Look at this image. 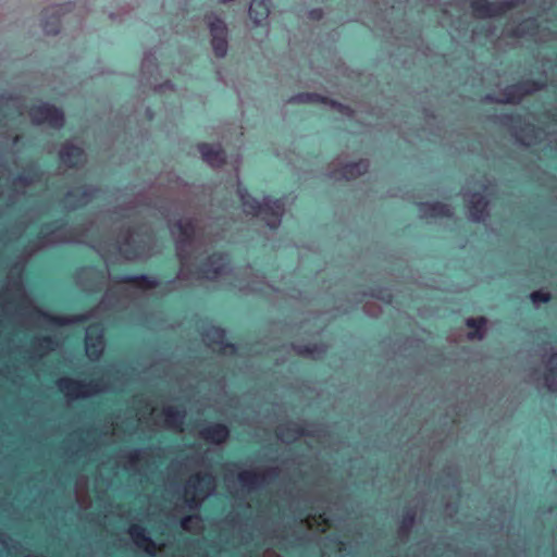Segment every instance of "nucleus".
Masks as SVG:
<instances>
[{"instance_id":"nucleus-1","label":"nucleus","mask_w":557,"mask_h":557,"mask_svg":"<svg viewBox=\"0 0 557 557\" xmlns=\"http://www.w3.org/2000/svg\"><path fill=\"white\" fill-rule=\"evenodd\" d=\"M108 263V255L119 253L127 260L147 258L153 253L152 236L143 231H131L129 227L121 233L114 243L99 242L92 245ZM77 284L86 292H96L107 286L106 295L99 306L86 314L73 317H54L42 311H37L38 317L51 325H66L85 321L96 317L108 308H122L127 299L138 298L146 290L154 287L158 282L145 274L117 275L108 264L98 267H83L76 273Z\"/></svg>"},{"instance_id":"nucleus-2","label":"nucleus","mask_w":557,"mask_h":557,"mask_svg":"<svg viewBox=\"0 0 557 557\" xmlns=\"http://www.w3.org/2000/svg\"><path fill=\"white\" fill-rule=\"evenodd\" d=\"M170 232L175 240L176 255L181 268L176 282L189 284L193 280L215 281L226 276L232 271L228 256L223 252H210L203 232L198 221L191 218H181L176 222H169Z\"/></svg>"},{"instance_id":"nucleus-3","label":"nucleus","mask_w":557,"mask_h":557,"mask_svg":"<svg viewBox=\"0 0 557 557\" xmlns=\"http://www.w3.org/2000/svg\"><path fill=\"white\" fill-rule=\"evenodd\" d=\"M116 215L119 212L114 210L82 226L63 223L45 226L40 232L39 245L46 247L57 244H90L99 236L100 227L107 223V220L113 221Z\"/></svg>"},{"instance_id":"nucleus-4","label":"nucleus","mask_w":557,"mask_h":557,"mask_svg":"<svg viewBox=\"0 0 557 557\" xmlns=\"http://www.w3.org/2000/svg\"><path fill=\"white\" fill-rule=\"evenodd\" d=\"M237 194L246 214L261 218L272 230L281 225L282 218L285 212L284 199H273L269 196H264L260 201L250 196L242 186H238Z\"/></svg>"},{"instance_id":"nucleus-5","label":"nucleus","mask_w":557,"mask_h":557,"mask_svg":"<svg viewBox=\"0 0 557 557\" xmlns=\"http://www.w3.org/2000/svg\"><path fill=\"white\" fill-rule=\"evenodd\" d=\"M215 491V479L210 473H197L189 478L183 488V499L190 509L198 508L203 499Z\"/></svg>"},{"instance_id":"nucleus-6","label":"nucleus","mask_w":557,"mask_h":557,"mask_svg":"<svg viewBox=\"0 0 557 557\" xmlns=\"http://www.w3.org/2000/svg\"><path fill=\"white\" fill-rule=\"evenodd\" d=\"M59 389L69 399H78L94 396L98 393L116 388L115 385L104 381H78L69 377H62L58 381Z\"/></svg>"},{"instance_id":"nucleus-7","label":"nucleus","mask_w":557,"mask_h":557,"mask_svg":"<svg viewBox=\"0 0 557 557\" xmlns=\"http://www.w3.org/2000/svg\"><path fill=\"white\" fill-rule=\"evenodd\" d=\"M209 33L210 44L216 58H224L228 51V28L226 23L216 14L210 13L205 16Z\"/></svg>"},{"instance_id":"nucleus-8","label":"nucleus","mask_w":557,"mask_h":557,"mask_svg":"<svg viewBox=\"0 0 557 557\" xmlns=\"http://www.w3.org/2000/svg\"><path fill=\"white\" fill-rule=\"evenodd\" d=\"M545 83L540 79H522L507 85L502 92V101L508 104H519L524 97L544 89Z\"/></svg>"},{"instance_id":"nucleus-9","label":"nucleus","mask_w":557,"mask_h":557,"mask_svg":"<svg viewBox=\"0 0 557 557\" xmlns=\"http://www.w3.org/2000/svg\"><path fill=\"white\" fill-rule=\"evenodd\" d=\"M29 115L32 122L36 125L46 124L54 128H60L64 123L63 112L49 103L34 106L29 111Z\"/></svg>"},{"instance_id":"nucleus-10","label":"nucleus","mask_w":557,"mask_h":557,"mask_svg":"<svg viewBox=\"0 0 557 557\" xmlns=\"http://www.w3.org/2000/svg\"><path fill=\"white\" fill-rule=\"evenodd\" d=\"M369 163L366 160L357 162L344 163L341 159H336L329 170V177L333 180H354L368 171Z\"/></svg>"},{"instance_id":"nucleus-11","label":"nucleus","mask_w":557,"mask_h":557,"mask_svg":"<svg viewBox=\"0 0 557 557\" xmlns=\"http://www.w3.org/2000/svg\"><path fill=\"white\" fill-rule=\"evenodd\" d=\"M103 330L99 324H91L86 330L85 350L90 360H98L104 349Z\"/></svg>"},{"instance_id":"nucleus-12","label":"nucleus","mask_w":557,"mask_h":557,"mask_svg":"<svg viewBox=\"0 0 557 557\" xmlns=\"http://www.w3.org/2000/svg\"><path fill=\"white\" fill-rule=\"evenodd\" d=\"M99 190L94 187L73 188L64 197V207L75 210L86 206Z\"/></svg>"},{"instance_id":"nucleus-13","label":"nucleus","mask_w":557,"mask_h":557,"mask_svg":"<svg viewBox=\"0 0 557 557\" xmlns=\"http://www.w3.org/2000/svg\"><path fill=\"white\" fill-rule=\"evenodd\" d=\"M507 120L523 145H528L524 139H535L537 137V127L525 121L522 115L512 113L507 116Z\"/></svg>"},{"instance_id":"nucleus-14","label":"nucleus","mask_w":557,"mask_h":557,"mask_svg":"<svg viewBox=\"0 0 557 557\" xmlns=\"http://www.w3.org/2000/svg\"><path fill=\"white\" fill-rule=\"evenodd\" d=\"M468 211L471 221H485L487 216V199L484 193H472L468 196Z\"/></svg>"},{"instance_id":"nucleus-15","label":"nucleus","mask_w":557,"mask_h":557,"mask_svg":"<svg viewBox=\"0 0 557 557\" xmlns=\"http://www.w3.org/2000/svg\"><path fill=\"white\" fill-rule=\"evenodd\" d=\"M147 455L144 449H134L131 451H122L114 459V466L123 468L126 471L139 472V463Z\"/></svg>"},{"instance_id":"nucleus-16","label":"nucleus","mask_w":557,"mask_h":557,"mask_svg":"<svg viewBox=\"0 0 557 557\" xmlns=\"http://www.w3.org/2000/svg\"><path fill=\"white\" fill-rule=\"evenodd\" d=\"M26 298L21 277L8 282L5 290L2 294V299L7 305L12 302L15 307H22L26 304Z\"/></svg>"},{"instance_id":"nucleus-17","label":"nucleus","mask_w":557,"mask_h":557,"mask_svg":"<svg viewBox=\"0 0 557 557\" xmlns=\"http://www.w3.org/2000/svg\"><path fill=\"white\" fill-rule=\"evenodd\" d=\"M289 103H324L329 104L330 107L337 109L343 114H349L350 110L348 107L338 103L334 100H327L324 97H321L318 94H311V92H300L297 95H294L288 100Z\"/></svg>"},{"instance_id":"nucleus-18","label":"nucleus","mask_w":557,"mask_h":557,"mask_svg":"<svg viewBox=\"0 0 557 557\" xmlns=\"http://www.w3.org/2000/svg\"><path fill=\"white\" fill-rule=\"evenodd\" d=\"M203 341L208 345H218L219 349L224 354H234L235 347L233 345L226 344V334L225 331L216 327V326H210L208 327L203 334Z\"/></svg>"},{"instance_id":"nucleus-19","label":"nucleus","mask_w":557,"mask_h":557,"mask_svg":"<svg viewBox=\"0 0 557 557\" xmlns=\"http://www.w3.org/2000/svg\"><path fill=\"white\" fill-rule=\"evenodd\" d=\"M198 150L202 160L211 168H219L225 162V153L220 145L200 144Z\"/></svg>"},{"instance_id":"nucleus-20","label":"nucleus","mask_w":557,"mask_h":557,"mask_svg":"<svg viewBox=\"0 0 557 557\" xmlns=\"http://www.w3.org/2000/svg\"><path fill=\"white\" fill-rule=\"evenodd\" d=\"M134 544L144 549L149 556L156 555V543L147 535L145 528L134 524L128 530Z\"/></svg>"},{"instance_id":"nucleus-21","label":"nucleus","mask_w":557,"mask_h":557,"mask_svg":"<svg viewBox=\"0 0 557 557\" xmlns=\"http://www.w3.org/2000/svg\"><path fill=\"white\" fill-rule=\"evenodd\" d=\"M60 160L67 166H77L83 164L86 159L84 150L81 147L67 143L60 150Z\"/></svg>"},{"instance_id":"nucleus-22","label":"nucleus","mask_w":557,"mask_h":557,"mask_svg":"<svg viewBox=\"0 0 557 557\" xmlns=\"http://www.w3.org/2000/svg\"><path fill=\"white\" fill-rule=\"evenodd\" d=\"M419 214L424 219L451 216L453 209L450 206L441 202H421Z\"/></svg>"},{"instance_id":"nucleus-23","label":"nucleus","mask_w":557,"mask_h":557,"mask_svg":"<svg viewBox=\"0 0 557 557\" xmlns=\"http://www.w3.org/2000/svg\"><path fill=\"white\" fill-rule=\"evenodd\" d=\"M275 474L274 471L269 473H259L251 470H244L238 474V481L243 487L247 490H256L268 481V475Z\"/></svg>"},{"instance_id":"nucleus-24","label":"nucleus","mask_w":557,"mask_h":557,"mask_svg":"<svg viewBox=\"0 0 557 557\" xmlns=\"http://www.w3.org/2000/svg\"><path fill=\"white\" fill-rule=\"evenodd\" d=\"M24 106L21 100L12 97L0 98V121L2 119H13L24 114Z\"/></svg>"},{"instance_id":"nucleus-25","label":"nucleus","mask_w":557,"mask_h":557,"mask_svg":"<svg viewBox=\"0 0 557 557\" xmlns=\"http://www.w3.org/2000/svg\"><path fill=\"white\" fill-rule=\"evenodd\" d=\"M228 429L221 423L210 424L200 431L203 440L212 444H221L228 437Z\"/></svg>"},{"instance_id":"nucleus-26","label":"nucleus","mask_w":557,"mask_h":557,"mask_svg":"<svg viewBox=\"0 0 557 557\" xmlns=\"http://www.w3.org/2000/svg\"><path fill=\"white\" fill-rule=\"evenodd\" d=\"M271 11V0H252L249 7V16L256 25L267 21Z\"/></svg>"},{"instance_id":"nucleus-27","label":"nucleus","mask_w":557,"mask_h":557,"mask_svg":"<svg viewBox=\"0 0 557 557\" xmlns=\"http://www.w3.org/2000/svg\"><path fill=\"white\" fill-rule=\"evenodd\" d=\"M164 424L166 428L172 430H181L184 419L185 411L178 410L175 407L169 406L163 409Z\"/></svg>"},{"instance_id":"nucleus-28","label":"nucleus","mask_w":557,"mask_h":557,"mask_svg":"<svg viewBox=\"0 0 557 557\" xmlns=\"http://www.w3.org/2000/svg\"><path fill=\"white\" fill-rule=\"evenodd\" d=\"M301 434H304V430L296 423L283 424L277 431V437L283 443H292Z\"/></svg>"},{"instance_id":"nucleus-29","label":"nucleus","mask_w":557,"mask_h":557,"mask_svg":"<svg viewBox=\"0 0 557 557\" xmlns=\"http://www.w3.org/2000/svg\"><path fill=\"white\" fill-rule=\"evenodd\" d=\"M539 29V24L535 18L529 17L515 26L509 35L515 38H522L528 34H535Z\"/></svg>"},{"instance_id":"nucleus-30","label":"nucleus","mask_w":557,"mask_h":557,"mask_svg":"<svg viewBox=\"0 0 557 557\" xmlns=\"http://www.w3.org/2000/svg\"><path fill=\"white\" fill-rule=\"evenodd\" d=\"M58 345V342L49 336L36 338L33 343V355L34 357H41L49 351L54 350Z\"/></svg>"},{"instance_id":"nucleus-31","label":"nucleus","mask_w":557,"mask_h":557,"mask_svg":"<svg viewBox=\"0 0 557 557\" xmlns=\"http://www.w3.org/2000/svg\"><path fill=\"white\" fill-rule=\"evenodd\" d=\"M466 324L469 327L473 329V331H470L467 334V337L470 341L482 339L484 337V332H485V329H484L485 319L484 318H480L479 320L470 318L466 321Z\"/></svg>"},{"instance_id":"nucleus-32","label":"nucleus","mask_w":557,"mask_h":557,"mask_svg":"<svg viewBox=\"0 0 557 557\" xmlns=\"http://www.w3.org/2000/svg\"><path fill=\"white\" fill-rule=\"evenodd\" d=\"M293 349L299 356L309 357V358H313V359L320 357L325 351L324 346L317 345V344H314V345H296V346H293Z\"/></svg>"},{"instance_id":"nucleus-33","label":"nucleus","mask_w":557,"mask_h":557,"mask_svg":"<svg viewBox=\"0 0 557 557\" xmlns=\"http://www.w3.org/2000/svg\"><path fill=\"white\" fill-rule=\"evenodd\" d=\"M157 70L156 58L149 52L146 53L141 62L143 76L151 75Z\"/></svg>"},{"instance_id":"nucleus-34","label":"nucleus","mask_w":557,"mask_h":557,"mask_svg":"<svg viewBox=\"0 0 557 557\" xmlns=\"http://www.w3.org/2000/svg\"><path fill=\"white\" fill-rule=\"evenodd\" d=\"M530 299L533 304H547L552 300V295L548 292L539 289L530 294Z\"/></svg>"},{"instance_id":"nucleus-35","label":"nucleus","mask_w":557,"mask_h":557,"mask_svg":"<svg viewBox=\"0 0 557 557\" xmlns=\"http://www.w3.org/2000/svg\"><path fill=\"white\" fill-rule=\"evenodd\" d=\"M471 7L479 17L487 16V0H471Z\"/></svg>"},{"instance_id":"nucleus-36","label":"nucleus","mask_w":557,"mask_h":557,"mask_svg":"<svg viewBox=\"0 0 557 557\" xmlns=\"http://www.w3.org/2000/svg\"><path fill=\"white\" fill-rule=\"evenodd\" d=\"M252 275L255 278L248 282L246 285H240V288L249 289L251 292H263V287L261 286L263 277L260 276L259 274Z\"/></svg>"},{"instance_id":"nucleus-37","label":"nucleus","mask_w":557,"mask_h":557,"mask_svg":"<svg viewBox=\"0 0 557 557\" xmlns=\"http://www.w3.org/2000/svg\"><path fill=\"white\" fill-rule=\"evenodd\" d=\"M200 519L197 516H188L182 519L181 527L184 530L190 531L199 528Z\"/></svg>"},{"instance_id":"nucleus-38","label":"nucleus","mask_w":557,"mask_h":557,"mask_svg":"<svg viewBox=\"0 0 557 557\" xmlns=\"http://www.w3.org/2000/svg\"><path fill=\"white\" fill-rule=\"evenodd\" d=\"M413 522H414V513L411 511H408L401 520L400 531L408 532L410 530V528L413 525Z\"/></svg>"},{"instance_id":"nucleus-39","label":"nucleus","mask_w":557,"mask_h":557,"mask_svg":"<svg viewBox=\"0 0 557 557\" xmlns=\"http://www.w3.org/2000/svg\"><path fill=\"white\" fill-rule=\"evenodd\" d=\"M44 30L46 34L48 35H55L59 33V23L58 21H53V22H45L44 23Z\"/></svg>"},{"instance_id":"nucleus-40","label":"nucleus","mask_w":557,"mask_h":557,"mask_svg":"<svg viewBox=\"0 0 557 557\" xmlns=\"http://www.w3.org/2000/svg\"><path fill=\"white\" fill-rule=\"evenodd\" d=\"M524 2L525 0H504L502 5L506 10H511L524 4Z\"/></svg>"},{"instance_id":"nucleus-41","label":"nucleus","mask_w":557,"mask_h":557,"mask_svg":"<svg viewBox=\"0 0 557 557\" xmlns=\"http://www.w3.org/2000/svg\"><path fill=\"white\" fill-rule=\"evenodd\" d=\"M34 181L33 177H29L27 175H21L16 178V182L15 183H18V184H22V185H27L29 183H32Z\"/></svg>"},{"instance_id":"nucleus-42","label":"nucleus","mask_w":557,"mask_h":557,"mask_svg":"<svg viewBox=\"0 0 557 557\" xmlns=\"http://www.w3.org/2000/svg\"><path fill=\"white\" fill-rule=\"evenodd\" d=\"M309 16H310L312 20H319V18H321V16H322V12H321V10H311V11L309 12Z\"/></svg>"},{"instance_id":"nucleus-43","label":"nucleus","mask_w":557,"mask_h":557,"mask_svg":"<svg viewBox=\"0 0 557 557\" xmlns=\"http://www.w3.org/2000/svg\"><path fill=\"white\" fill-rule=\"evenodd\" d=\"M172 84L170 82L164 83L163 85L154 86V90H163L164 88H172Z\"/></svg>"},{"instance_id":"nucleus-44","label":"nucleus","mask_w":557,"mask_h":557,"mask_svg":"<svg viewBox=\"0 0 557 557\" xmlns=\"http://www.w3.org/2000/svg\"><path fill=\"white\" fill-rule=\"evenodd\" d=\"M373 296L383 299L385 302H389L392 298L389 294H386V296L373 294Z\"/></svg>"},{"instance_id":"nucleus-45","label":"nucleus","mask_w":557,"mask_h":557,"mask_svg":"<svg viewBox=\"0 0 557 557\" xmlns=\"http://www.w3.org/2000/svg\"><path fill=\"white\" fill-rule=\"evenodd\" d=\"M126 194H121L119 197H117V200L122 201L123 203L125 202V199H126Z\"/></svg>"},{"instance_id":"nucleus-46","label":"nucleus","mask_w":557,"mask_h":557,"mask_svg":"<svg viewBox=\"0 0 557 557\" xmlns=\"http://www.w3.org/2000/svg\"><path fill=\"white\" fill-rule=\"evenodd\" d=\"M106 467H107V465H106V463H102V465H101V467H100V469H99V473H100V475H102V474H103Z\"/></svg>"},{"instance_id":"nucleus-47","label":"nucleus","mask_w":557,"mask_h":557,"mask_svg":"<svg viewBox=\"0 0 557 557\" xmlns=\"http://www.w3.org/2000/svg\"><path fill=\"white\" fill-rule=\"evenodd\" d=\"M488 12H490V17H492V16H493V8H492V4H491V3H490Z\"/></svg>"}]
</instances>
